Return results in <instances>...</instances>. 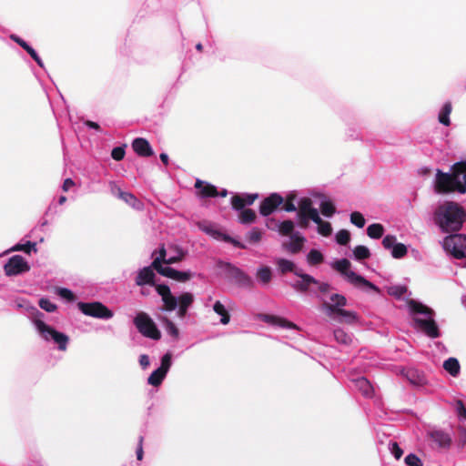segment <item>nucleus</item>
<instances>
[{"instance_id": "393cba45", "label": "nucleus", "mask_w": 466, "mask_h": 466, "mask_svg": "<svg viewBox=\"0 0 466 466\" xmlns=\"http://www.w3.org/2000/svg\"><path fill=\"white\" fill-rule=\"evenodd\" d=\"M278 269L282 275L288 272H292L296 276V272H299L300 268H298L294 262L286 258H278L276 260Z\"/></svg>"}, {"instance_id": "423d86ee", "label": "nucleus", "mask_w": 466, "mask_h": 466, "mask_svg": "<svg viewBox=\"0 0 466 466\" xmlns=\"http://www.w3.org/2000/svg\"><path fill=\"white\" fill-rule=\"evenodd\" d=\"M219 266L225 270L227 274L226 277L236 285L246 289H252L254 287V281L251 277L247 275L240 268L228 262H220Z\"/></svg>"}, {"instance_id": "f704fd0d", "label": "nucleus", "mask_w": 466, "mask_h": 466, "mask_svg": "<svg viewBox=\"0 0 466 466\" xmlns=\"http://www.w3.org/2000/svg\"><path fill=\"white\" fill-rule=\"evenodd\" d=\"M257 279L264 285H267L270 282L272 279V272L270 268L262 267L257 271Z\"/></svg>"}, {"instance_id": "de8ad7c7", "label": "nucleus", "mask_w": 466, "mask_h": 466, "mask_svg": "<svg viewBox=\"0 0 466 466\" xmlns=\"http://www.w3.org/2000/svg\"><path fill=\"white\" fill-rule=\"evenodd\" d=\"M162 300L164 302V308L163 309L167 311H172L176 309L177 306V299L174 297L172 294L162 298Z\"/></svg>"}, {"instance_id": "f03ea898", "label": "nucleus", "mask_w": 466, "mask_h": 466, "mask_svg": "<svg viewBox=\"0 0 466 466\" xmlns=\"http://www.w3.org/2000/svg\"><path fill=\"white\" fill-rule=\"evenodd\" d=\"M461 164H453L451 167V173H444L438 169L435 179V191L439 194H448L451 192H457V180L458 175L461 171Z\"/></svg>"}, {"instance_id": "72a5a7b5", "label": "nucleus", "mask_w": 466, "mask_h": 466, "mask_svg": "<svg viewBox=\"0 0 466 466\" xmlns=\"http://www.w3.org/2000/svg\"><path fill=\"white\" fill-rule=\"evenodd\" d=\"M324 261L322 253L318 249H311L307 255V262L310 266H318Z\"/></svg>"}, {"instance_id": "7c9ffc66", "label": "nucleus", "mask_w": 466, "mask_h": 466, "mask_svg": "<svg viewBox=\"0 0 466 466\" xmlns=\"http://www.w3.org/2000/svg\"><path fill=\"white\" fill-rule=\"evenodd\" d=\"M451 110H452V106H451V102H446L440 114H439V121L441 124L444 125V126H450L451 124V120H450V115L451 113Z\"/></svg>"}, {"instance_id": "a18cd8bd", "label": "nucleus", "mask_w": 466, "mask_h": 466, "mask_svg": "<svg viewBox=\"0 0 466 466\" xmlns=\"http://www.w3.org/2000/svg\"><path fill=\"white\" fill-rule=\"evenodd\" d=\"M194 301V296L189 292L182 293L178 299L177 303L181 308H189Z\"/></svg>"}, {"instance_id": "a19ab883", "label": "nucleus", "mask_w": 466, "mask_h": 466, "mask_svg": "<svg viewBox=\"0 0 466 466\" xmlns=\"http://www.w3.org/2000/svg\"><path fill=\"white\" fill-rule=\"evenodd\" d=\"M335 315H338L339 317H341V319H339V321L340 322H346V323H352L356 320L357 319V316L355 314V312L353 311H349V310H345V309H340V310H338L337 313H335Z\"/></svg>"}, {"instance_id": "bb28decb", "label": "nucleus", "mask_w": 466, "mask_h": 466, "mask_svg": "<svg viewBox=\"0 0 466 466\" xmlns=\"http://www.w3.org/2000/svg\"><path fill=\"white\" fill-rule=\"evenodd\" d=\"M443 369L452 377H457L461 371V365L456 358L451 357L443 362Z\"/></svg>"}, {"instance_id": "37998d69", "label": "nucleus", "mask_w": 466, "mask_h": 466, "mask_svg": "<svg viewBox=\"0 0 466 466\" xmlns=\"http://www.w3.org/2000/svg\"><path fill=\"white\" fill-rule=\"evenodd\" d=\"M294 230V223L291 220H285L280 223L279 227V232L282 236H290L293 235Z\"/></svg>"}, {"instance_id": "7ed1b4c3", "label": "nucleus", "mask_w": 466, "mask_h": 466, "mask_svg": "<svg viewBox=\"0 0 466 466\" xmlns=\"http://www.w3.org/2000/svg\"><path fill=\"white\" fill-rule=\"evenodd\" d=\"M332 268L338 272H339L341 275H343L348 279V281L351 283L353 286L357 288L363 286L370 289H373L377 292L380 291V289L374 284L367 280L362 276L358 275L354 271L350 270V262L347 258L336 260L332 264Z\"/></svg>"}, {"instance_id": "79ce46f5", "label": "nucleus", "mask_w": 466, "mask_h": 466, "mask_svg": "<svg viewBox=\"0 0 466 466\" xmlns=\"http://www.w3.org/2000/svg\"><path fill=\"white\" fill-rule=\"evenodd\" d=\"M334 338L337 342L349 345L351 342V337L341 329L334 330Z\"/></svg>"}, {"instance_id": "052dcab7", "label": "nucleus", "mask_w": 466, "mask_h": 466, "mask_svg": "<svg viewBox=\"0 0 466 466\" xmlns=\"http://www.w3.org/2000/svg\"><path fill=\"white\" fill-rule=\"evenodd\" d=\"M396 244V237L393 235H387L382 240V245L386 249L392 248Z\"/></svg>"}, {"instance_id": "c756f323", "label": "nucleus", "mask_w": 466, "mask_h": 466, "mask_svg": "<svg viewBox=\"0 0 466 466\" xmlns=\"http://www.w3.org/2000/svg\"><path fill=\"white\" fill-rule=\"evenodd\" d=\"M213 310L219 316H221L220 322L223 325H227L230 321V315L226 309L225 306L220 301H216L213 306Z\"/></svg>"}, {"instance_id": "f3484780", "label": "nucleus", "mask_w": 466, "mask_h": 466, "mask_svg": "<svg viewBox=\"0 0 466 466\" xmlns=\"http://www.w3.org/2000/svg\"><path fill=\"white\" fill-rule=\"evenodd\" d=\"M330 300L332 303H323L324 309L328 311V314L331 317L338 312V310L342 309L341 308L346 306L347 299L343 295L340 294H333L330 297Z\"/></svg>"}, {"instance_id": "4468645a", "label": "nucleus", "mask_w": 466, "mask_h": 466, "mask_svg": "<svg viewBox=\"0 0 466 466\" xmlns=\"http://www.w3.org/2000/svg\"><path fill=\"white\" fill-rule=\"evenodd\" d=\"M414 322L415 325L428 337L436 339L441 336L439 327L432 317H429L427 319L415 318Z\"/></svg>"}, {"instance_id": "0e129e2a", "label": "nucleus", "mask_w": 466, "mask_h": 466, "mask_svg": "<svg viewBox=\"0 0 466 466\" xmlns=\"http://www.w3.org/2000/svg\"><path fill=\"white\" fill-rule=\"evenodd\" d=\"M391 452L392 454L394 455V457L399 460L400 459V457L402 456L403 454V451L402 449L399 446V444L397 442H392L391 443Z\"/></svg>"}, {"instance_id": "a878e982", "label": "nucleus", "mask_w": 466, "mask_h": 466, "mask_svg": "<svg viewBox=\"0 0 466 466\" xmlns=\"http://www.w3.org/2000/svg\"><path fill=\"white\" fill-rule=\"evenodd\" d=\"M407 380L413 385H423L426 383L425 376L415 369H409L404 373Z\"/></svg>"}, {"instance_id": "aec40b11", "label": "nucleus", "mask_w": 466, "mask_h": 466, "mask_svg": "<svg viewBox=\"0 0 466 466\" xmlns=\"http://www.w3.org/2000/svg\"><path fill=\"white\" fill-rule=\"evenodd\" d=\"M195 187L198 190V194L201 198H215L218 196V191L214 185L197 179Z\"/></svg>"}, {"instance_id": "e433bc0d", "label": "nucleus", "mask_w": 466, "mask_h": 466, "mask_svg": "<svg viewBox=\"0 0 466 466\" xmlns=\"http://www.w3.org/2000/svg\"><path fill=\"white\" fill-rule=\"evenodd\" d=\"M11 251H24L26 254H30L32 250L37 251L36 243L27 241L25 244H16L11 249Z\"/></svg>"}, {"instance_id": "603ef678", "label": "nucleus", "mask_w": 466, "mask_h": 466, "mask_svg": "<svg viewBox=\"0 0 466 466\" xmlns=\"http://www.w3.org/2000/svg\"><path fill=\"white\" fill-rule=\"evenodd\" d=\"M296 199V195L294 193L289 194L286 198L285 203L283 205V209L287 212H293L297 209L294 201Z\"/></svg>"}, {"instance_id": "5fc2aeb1", "label": "nucleus", "mask_w": 466, "mask_h": 466, "mask_svg": "<svg viewBox=\"0 0 466 466\" xmlns=\"http://www.w3.org/2000/svg\"><path fill=\"white\" fill-rule=\"evenodd\" d=\"M407 290L408 289L405 286H393L389 289V294L400 299L407 292Z\"/></svg>"}, {"instance_id": "69168bd1", "label": "nucleus", "mask_w": 466, "mask_h": 466, "mask_svg": "<svg viewBox=\"0 0 466 466\" xmlns=\"http://www.w3.org/2000/svg\"><path fill=\"white\" fill-rule=\"evenodd\" d=\"M314 287L318 289L320 293L326 294L330 290V285L326 282H320L318 280V284H315Z\"/></svg>"}, {"instance_id": "dca6fc26", "label": "nucleus", "mask_w": 466, "mask_h": 466, "mask_svg": "<svg viewBox=\"0 0 466 466\" xmlns=\"http://www.w3.org/2000/svg\"><path fill=\"white\" fill-rule=\"evenodd\" d=\"M133 150L142 157H147L154 155V151L149 142L142 137L135 138L132 142Z\"/></svg>"}, {"instance_id": "c9c22d12", "label": "nucleus", "mask_w": 466, "mask_h": 466, "mask_svg": "<svg viewBox=\"0 0 466 466\" xmlns=\"http://www.w3.org/2000/svg\"><path fill=\"white\" fill-rule=\"evenodd\" d=\"M257 215L253 209L246 208L241 210L239 214V221L242 224H251L255 222Z\"/></svg>"}, {"instance_id": "4d7b16f0", "label": "nucleus", "mask_w": 466, "mask_h": 466, "mask_svg": "<svg viewBox=\"0 0 466 466\" xmlns=\"http://www.w3.org/2000/svg\"><path fill=\"white\" fill-rule=\"evenodd\" d=\"M404 461L408 466H423L421 460L413 453L408 454Z\"/></svg>"}, {"instance_id": "473e14b6", "label": "nucleus", "mask_w": 466, "mask_h": 466, "mask_svg": "<svg viewBox=\"0 0 466 466\" xmlns=\"http://www.w3.org/2000/svg\"><path fill=\"white\" fill-rule=\"evenodd\" d=\"M384 228L380 223H373L367 228V234L370 238L379 239L383 236Z\"/></svg>"}, {"instance_id": "338daca9", "label": "nucleus", "mask_w": 466, "mask_h": 466, "mask_svg": "<svg viewBox=\"0 0 466 466\" xmlns=\"http://www.w3.org/2000/svg\"><path fill=\"white\" fill-rule=\"evenodd\" d=\"M456 407H457L458 415L466 419V408L464 406L463 401L461 400H458L456 401Z\"/></svg>"}, {"instance_id": "58836bf2", "label": "nucleus", "mask_w": 466, "mask_h": 466, "mask_svg": "<svg viewBox=\"0 0 466 466\" xmlns=\"http://www.w3.org/2000/svg\"><path fill=\"white\" fill-rule=\"evenodd\" d=\"M161 320L165 325L167 332L173 338L177 339L179 336V330L175 323L166 317L162 318Z\"/></svg>"}, {"instance_id": "bf43d9fd", "label": "nucleus", "mask_w": 466, "mask_h": 466, "mask_svg": "<svg viewBox=\"0 0 466 466\" xmlns=\"http://www.w3.org/2000/svg\"><path fill=\"white\" fill-rule=\"evenodd\" d=\"M125 153H126L125 146L124 147H116L113 148V150L111 152V157L116 161H120L124 158Z\"/></svg>"}, {"instance_id": "4be33fe9", "label": "nucleus", "mask_w": 466, "mask_h": 466, "mask_svg": "<svg viewBox=\"0 0 466 466\" xmlns=\"http://www.w3.org/2000/svg\"><path fill=\"white\" fill-rule=\"evenodd\" d=\"M431 440L441 448H449L451 444V438L447 432L435 430L429 433Z\"/></svg>"}, {"instance_id": "8fccbe9b", "label": "nucleus", "mask_w": 466, "mask_h": 466, "mask_svg": "<svg viewBox=\"0 0 466 466\" xmlns=\"http://www.w3.org/2000/svg\"><path fill=\"white\" fill-rule=\"evenodd\" d=\"M350 240V233L347 229H340L336 234V241L338 244L345 246Z\"/></svg>"}, {"instance_id": "39448f33", "label": "nucleus", "mask_w": 466, "mask_h": 466, "mask_svg": "<svg viewBox=\"0 0 466 466\" xmlns=\"http://www.w3.org/2000/svg\"><path fill=\"white\" fill-rule=\"evenodd\" d=\"M134 324L137 330L145 337L158 340L161 333L154 321L145 312H139L134 319Z\"/></svg>"}, {"instance_id": "774afa93", "label": "nucleus", "mask_w": 466, "mask_h": 466, "mask_svg": "<svg viewBox=\"0 0 466 466\" xmlns=\"http://www.w3.org/2000/svg\"><path fill=\"white\" fill-rule=\"evenodd\" d=\"M458 433L460 444L462 446L466 445V428L459 427Z\"/></svg>"}, {"instance_id": "f257e3e1", "label": "nucleus", "mask_w": 466, "mask_h": 466, "mask_svg": "<svg viewBox=\"0 0 466 466\" xmlns=\"http://www.w3.org/2000/svg\"><path fill=\"white\" fill-rule=\"evenodd\" d=\"M433 220L443 232H457L466 220V211L457 202L445 201L435 209Z\"/></svg>"}, {"instance_id": "680f3d73", "label": "nucleus", "mask_w": 466, "mask_h": 466, "mask_svg": "<svg viewBox=\"0 0 466 466\" xmlns=\"http://www.w3.org/2000/svg\"><path fill=\"white\" fill-rule=\"evenodd\" d=\"M205 231L209 233V234H212L216 238H221L222 240H224L225 242H228V243H230V241L232 239V237H230L228 235H226V234H222V233H220V232H218L217 230H212V229H209V228H206Z\"/></svg>"}, {"instance_id": "ddd939ff", "label": "nucleus", "mask_w": 466, "mask_h": 466, "mask_svg": "<svg viewBox=\"0 0 466 466\" xmlns=\"http://www.w3.org/2000/svg\"><path fill=\"white\" fill-rule=\"evenodd\" d=\"M283 202L284 198L279 194L272 193L261 201L259 206V213L264 217L269 216L281 204H283Z\"/></svg>"}, {"instance_id": "20e7f679", "label": "nucleus", "mask_w": 466, "mask_h": 466, "mask_svg": "<svg viewBox=\"0 0 466 466\" xmlns=\"http://www.w3.org/2000/svg\"><path fill=\"white\" fill-rule=\"evenodd\" d=\"M34 323L39 334L45 340L48 341L52 339L55 343H56L59 350H66L67 344L69 342V337L67 335L57 331L53 327L46 324L41 319H35Z\"/></svg>"}, {"instance_id": "3c124183", "label": "nucleus", "mask_w": 466, "mask_h": 466, "mask_svg": "<svg viewBox=\"0 0 466 466\" xmlns=\"http://www.w3.org/2000/svg\"><path fill=\"white\" fill-rule=\"evenodd\" d=\"M350 222L356 227L361 228L365 225V218L360 212L354 211L350 214Z\"/></svg>"}, {"instance_id": "6e6552de", "label": "nucleus", "mask_w": 466, "mask_h": 466, "mask_svg": "<svg viewBox=\"0 0 466 466\" xmlns=\"http://www.w3.org/2000/svg\"><path fill=\"white\" fill-rule=\"evenodd\" d=\"M443 248L456 258H466V236L451 234L443 240Z\"/></svg>"}, {"instance_id": "c03bdc74", "label": "nucleus", "mask_w": 466, "mask_h": 466, "mask_svg": "<svg viewBox=\"0 0 466 466\" xmlns=\"http://www.w3.org/2000/svg\"><path fill=\"white\" fill-rule=\"evenodd\" d=\"M318 224V232L322 235L323 237H329L332 233V228L329 222L323 221L320 218L318 222H315Z\"/></svg>"}, {"instance_id": "1a4fd4ad", "label": "nucleus", "mask_w": 466, "mask_h": 466, "mask_svg": "<svg viewBox=\"0 0 466 466\" xmlns=\"http://www.w3.org/2000/svg\"><path fill=\"white\" fill-rule=\"evenodd\" d=\"M78 309L86 316L101 319H109L113 317V311L99 301L95 302H78Z\"/></svg>"}, {"instance_id": "2eb2a0df", "label": "nucleus", "mask_w": 466, "mask_h": 466, "mask_svg": "<svg viewBox=\"0 0 466 466\" xmlns=\"http://www.w3.org/2000/svg\"><path fill=\"white\" fill-rule=\"evenodd\" d=\"M298 215H307L313 222L319 220L318 210L312 207V200L309 198H302L299 202Z\"/></svg>"}, {"instance_id": "9b49d317", "label": "nucleus", "mask_w": 466, "mask_h": 466, "mask_svg": "<svg viewBox=\"0 0 466 466\" xmlns=\"http://www.w3.org/2000/svg\"><path fill=\"white\" fill-rule=\"evenodd\" d=\"M6 276H16L30 270L27 261L20 255L11 257L4 266Z\"/></svg>"}, {"instance_id": "b1692460", "label": "nucleus", "mask_w": 466, "mask_h": 466, "mask_svg": "<svg viewBox=\"0 0 466 466\" xmlns=\"http://www.w3.org/2000/svg\"><path fill=\"white\" fill-rule=\"evenodd\" d=\"M153 270L154 268L151 266L142 268L137 276L136 284L137 286L154 284L155 273Z\"/></svg>"}, {"instance_id": "0eeeda50", "label": "nucleus", "mask_w": 466, "mask_h": 466, "mask_svg": "<svg viewBox=\"0 0 466 466\" xmlns=\"http://www.w3.org/2000/svg\"><path fill=\"white\" fill-rule=\"evenodd\" d=\"M169 250L177 251V257H169L167 258V249L165 248V246L162 245L158 250V256L153 260L151 264V267L159 274L163 272L162 270L167 268V267L162 266L163 263L167 265L175 264L180 262L185 258L186 253L177 246H170Z\"/></svg>"}, {"instance_id": "ea45409f", "label": "nucleus", "mask_w": 466, "mask_h": 466, "mask_svg": "<svg viewBox=\"0 0 466 466\" xmlns=\"http://www.w3.org/2000/svg\"><path fill=\"white\" fill-rule=\"evenodd\" d=\"M262 230L258 228H253L250 231H248L246 235L247 240L251 244L259 243L262 238Z\"/></svg>"}, {"instance_id": "49530a36", "label": "nucleus", "mask_w": 466, "mask_h": 466, "mask_svg": "<svg viewBox=\"0 0 466 466\" xmlns=\"http://www.w3.org/2000/svg\"><path fill=\"white\" fill-rule=\"evenodd\" d=\"M391 249V255L394 258H401L408 253L407 247L402 243H397Z\"/></svg>"}, {"instance_id": "412c9836", "label": "nucleus", "mask_w": 466, "mask_h": 466, "mask_svg": "<svg viewBox=\"0 0 466 466\" xmlns=\"http://www.w3.org/2000/svg\"><path fill=\"white\" fill-rule=\"evenodd\" d=\"M162 271L163 272L160 275L174 279L177 282H187L192 278L191 272L178 271L170 267H167V268Z\"/></svg>"}, {"instance_id": "4c0bfd02", "label": "nucleus", "mask_w": 466, "mask_h": 466, "mask_svg": "<svg viewBox=\"0 0 466 466\" xmlns=\"http://www.w3.org/2000/svg\"><path fill=\"white\" fill-rule=\"evenodd\" d=\"M355 259L363 260L370 257V251L366 246L359 245L353 249Z\"/></svg>"}, {"instance_id": "864d4df0", "label": "nucleus", "mask_w": 466, "mask_h": 466, "mask_svg": "<svg viewBox=\"0 0 466 466\" xmlns=\"http://www.w3.org/2000/svg\"><path fill=\"white\" fill-rule=\"evenodd\" d=\"M231 205L236 210H243L244 207L246 206L244 197L238 194L234 195L231 198Z\"/></svg>"}, {"instance_id": "2f4dec72", "label": "nucleus", "mask_w": 466, "mask_h": 466, "mask_svg": "<svg viewBox=\"0 0 466 466\" xmlns=\"http://www.w3.org/2000/svg\"><path fill=\"white\" fill-rule=\"evenodd\" d=\"M119 198L137 209L142 208L143 204L130 192H120Z\"/></svg>"}, {"instance_id": "6ab92c4d", "label": "nucleus", "mask_w": 466, "mask_h": 466, "mask_svg": "<svg viewBox=\"0 0 466 466\" xmlns=\"http://www.w3.org/2000/svg\"><path fill=\"white\" fill-rule=\"evenodd\" d=\"M262 320L266 323L284 329H299V327L295 323L279 316L264 314L262 316Z\"/></svg>"}, {"instance_id": "5701e85b", "label": "nucleus", "mask_w": 466, "mask_h": 466, "mask_svg": "<svg viewBox=\"0 0 466 466\" xmlns=\"http://www.w3.org/2000/svg\"><path fill=\"white\" fill-rule=\"evenodd\" d=\"M407 305L413 314H422L428 317H432L434 315V310L432 309L415 299H409L407 301Z\"/></svg>"}, {"instance_id": "9d476101", "label": "nucleus", "mask_w": 466, "mask_h": 466, "mask_svg": "<svg viewBox=\"0 0 466 466\" xmlns=\"http://www.w3.org/2000/svg\"><path fill=\"white\" fill-rule=\"evenodd\" d=\"M172 354L170 352H167L163 355L161 359L160 367L154 370L147 379V383L157 387L161 385L163 380L165 379L167 371L171 367Z\"/></svg>"}, {"instance_id": "6e6d98bb", "label": "nucleus", "mask_w": 466, "mask_h": 466, "mask_svg": "<svg viewBox=\"0 0 466 466\" xmlns=\"http://www.w3.org/2000/svg\"><path fill=\"white\" fill-rule=\"evenodd\" d=\"M38 304L42 309L47 312H54L56 309V306L46 298L40 299Z\"/></svg>"}, {"instance_id": "cd10ccee", "label": "nucleus", "mask_w": 466, "mask_h": 466, "mask_svg": "<svg viewBox=\"0 0 466 466\" xmlns=\"http://www.w3.org/2000/svg\"><path fill=\"white\" fill-rule=\"evenodd\" d=\"M455 164H461V167L460 168L461 171L458 175L457 180V192L461 194L466 193V160L456 162Z\"/></svg>"}, {"instance_id": "e2e57ef3", "label": "nucleus", "mask_w": 466, "mask_h": 466, "mask_svg": "<svg viewBox=\"0 0 466 466\" xmlns=\"http://www.w3.org/2000/svg\"><path fill=\"white\" fill-rule=\"evenodd\" d=\"M156 289H157V293L161 296V298H164V297H167V296L172 294L169 287L165 284L157 285Z\"/></svg>"}, {"instance_id": "c85d7f7f", "label": "nucleus", "mask_w": 466, "mask_h": 466, "mask_svg": "<svg viewBox=\"0 0 466 466\" xmlns=\"http://www.w3.org/2000/svg\"><path fill=\"white\" fill-rule=\"evenodd\" d=\"M354 383H355L356 388L359 390H360L364 396L370 397L372 395V391H373L372 386L366 378L360 377V378L357 379L354 381Z\"/></svg>"}, {"instance_id": "f8f14e48", "label": "nucleus", "mask_w": 466, "mask_h": 466, "mask_svg": "<svg viewBox=\"0 0 466 466\" xmlns=\"http://www.w3.org/2000/svg\"><path fill=\"white\" fill-rule=\"evenodd\" d=\"M296 276L299 278V279L290 284L293 289L299 293L314 292L312 287H314L315 284H318V279H316L311 275L304 273L302 269H300L299 272H296Z\"/></svg>"}, {"instance_id": "a211bd4d", "label": "nucleus", "mask_w": 466, "mask_h": 466, "mask_svg": "<svg viewBox=\"0 0 466 466\" xmlns=\"http://www.w3.org/2000/svg\"><path fill=\"white\" fill-rule=\"evenodd\" d=\"M291 240L289 242H284L282 248L291 254H297L303 248L306 238L299 233L291 235Z\"/></svg>"}, {"instance_id": "09e8293b", "label": "nucleus", "mask_w": 466, "mask_h": 466, "mask_svg": "<svg viewBox=\"0 0 466 466\" xmlns=\"http://www.w3.org/2000/svg\"><path fill=\"white\" fill-rule=\"evenodd\" d=\"M320 211L326 217H332L336 212V208L331 201H322L320 203Z\"/></svg>"}, {"instance_id": "13d9d810", "label": "nucleus", "mask_w": 466, "mask_h": 466, "mask_svg": "<svg viewBox=\"0 0 466 466\" xmlns=\"http://www.w3.org/2000/svg\"><path fill=\"white\" fill-rule=\"evenodd\" d=\"M57 294L66 299L67 301H74L76 299L75 294L68 289L66 288H60L57 290Z\"/></svg>"}]
</instances>
